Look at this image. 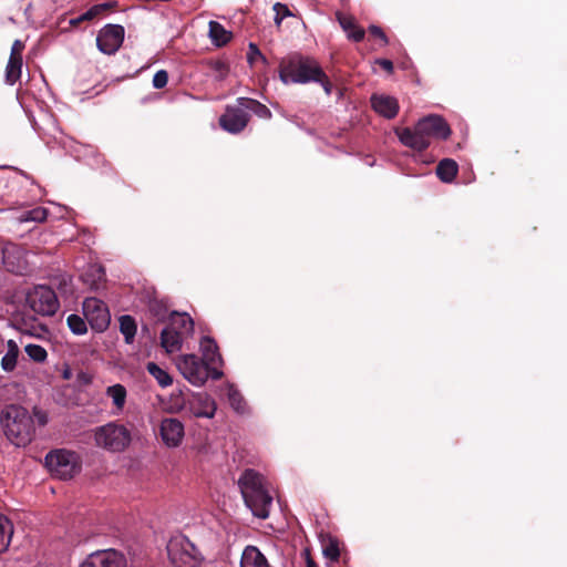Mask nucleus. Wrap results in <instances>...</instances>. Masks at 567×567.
<instances>
[{
    "label": "nucleus",
    "instance_id": "nucleus-37",
    "mask_svg": "<svg viewBox=\"0 0 567 567\" xmlns=\"http://www.w3.org/2000/svg\"><path fill=\"white\" fill-rule=\"evenodd\" d=\"M97 17H99V14H97L96 11H94V7H91L84 13L80 14L76 18L71 19L70 20V25L71 27H79L82 22L92 21V20H94Z\"/></svg>",
    "mask_w": 567,
    "mask_h": 567
},
{
    "label": "nucleus",
    "instance_id": "nucleus-12",
    "mask_svg": "<svg viewBox=\"0 0 567 567\" xmlns=\"http://www.w3.org/2000/svg\"><path fill=\"white\" fill-rule=\"evenodd\" d=\"M250 116L246 109L237 102V105H227L225 112L219 117L220 127L231 134L243 132Z\"/></svg>",
    "mask_w": 567,
    "mask_h": 567
},
{
    "label": "nucleus",
    "instance_id": "nucleus-31",
    "mask_svg": "<svg viewBox=\"0 0 567 567\" xmlns=\"http://www.w3.org/2000/svg\"><path fill=\"white\" fill-rule=\"evenodd\" d=\"M120 331L124 336L126 343H132L134 341L137 326L135 319L132 316L124 315L121 316L120 319Z\"/></svg>",
    "mask_w": 567,
    "mask_h": 567
},
{
    "label": "nucleus",
    "instance_id": "nucleus-9",
    "mask_svg": "<svg viewBox=\"0 0 567 567\" xmlns=\"http://www.w3.org/2000/svg\"><path fill=\"white\" fill-rule=\"evenodd\" d=\"M25 305L34 312L41 316H53L59 307L58 297L50 287L37 286L28 291Z\"/></svg>",
    "mask_w": 567,
    "mask_h": 567
},
{
    "label": "nucleus",
    "instance_id": "nucleus-40",
    "mask_svg": "<svg viewBox=\"0 0 567 567\" xmlns=\"http://www.w3.org/2000/svg\"><path fill=\"white\" fill-rule=\"evenodd\" d=\"M257 58L266 62V58L262 55L257 44L250 42L248 45L247 60L250 64H252Z\"/></svg>",
    "mask_w": 567,
    "mask_h": 567
},
{
    "label": "nucleus",
    "instance_id": "nucleus-36",
    "mask_svg": "<svg viewBox=\"0 0 567 567\" xmlns=\"http://www.w3.org/2000/svg\"><path fill=\"white\" fill-rule=\"evenodd\" d=\"M210 69L215 73V79L217 81H223L229 73V66L226 62L221 60H215L209 62Z\"/></svg>",
    "mask_w": 567,
    "mask_h": 567
},
{
    "label": "nucleus",
    "instance_id": "nucleus-10",
    "mask_svg": "<svg viewBox=\"0 0 567 567\" xmlns=\"http://www.w3.org/2000/svg\"><path fill=\"white\" fill-rule=\"evenodd\" d=\"M83 315L85 320L96 332L105 331L111 322V315L104 301L89 297L83 301Z\"/></svg>",
    "mask_w": 567,
    "mask_h": 567
},
{
    "label": "nucleus",
    "instance_id": "nucleus-15",
    "mask_svg": "<svg viewBox=\"0 0 567 567\" xmlns=\"http://www.w3.org/2000/svg\"><path fill=\"white\" fill-rule=\"evenodd\" d=\"M184 424L174 417H165L159 425V435L168 447H177L184 439Z\"/></svg>",
    "mask_w": 567,
    "mask_h": 567
},
{
    "label": "nucleus",
    "instance_id": "nucleus-50",
    "mask_svg": "<svg viewBox=\"0 0 567 567\" xmlns=\"http://www.w3.org/2000/svg\"><path fill=\"white\" fill-rule=\"evenodd\" d=\"M33 415L40 426H44L48 423V415L45 412L39 409L33 410Z\"/></svg>",
    "mask_w": 567,
    "mask_h": 567
},
{
    "label": "nucleus",
    "instance_id": "nucleus-51",
    "mask_svg": "<svg viewBox=\"0 0 567 567\" xmlns=\"http://www.w3.org/2000/svg\"><path fill=\"white\" fill-rule=\"evenodd\" d=\"M375 63L380 65L388 73H392L394 70L393 62L388 59H377Z\"/></svg>",
    "mask_w": 567,
    "mask_h": 567
},
{
    "label": "nucleus",
    "instance_id": "nucleus-21",
    "mask_svg": "<svg viewBox=\"0 0 567 567\" xmlns=\"http://www.w3.org/2000/svg\"><path fill=\"white\" fill-rule=\"evenodd\" d=\"M83 282L90 287L91 290L96 291L101 289L105 281V270L101 266H91L83 275Z\"/></svg>",
    "mask_w": 567,
    "mask_h": 567
},
{
    "label": "nucleus",
    "instance_id": "nucleus-24",
    "mask_svg": "<svg viewBox=\"0 0 567 567\" xmlns=\"http://www.w3.org/2000/svg\"><path fill=\"white\" fill-rule=\"evenodd\" d=\"M105 393L109 398L112 399V402L115 406V414L122 412L125 406L126 396H127L125 386L117 383V384L107 386Z\"/></svg>",
    "mask_w": 567,
    "mask_h": 567
},
{
    "label": "nucleus",
    "instance_id": "nucleus-6",
    "mask_svg": "<svg viewBox=\"0 0 567 567\" xmlns=\"http://www.w3.org/2000/svg\"><path fill=\"white\" fill-rule=\"evenodd\" d=\"M177 368L181 373L193 385L202 386L210 377L213 380H219L224 373L218 368H209L199 357L195 354H185L179 358Z\"/></svg>",
    "mask_w": 567,
    "mask_h": 567
},
{
    "label": "nucleus",
    "instance_id": "nucleus-33",
    "mask_svg": "<svg viewBox=\"0 0 567 567\" xmlns=\"http://www.w3.org/2000/svg\"><path fill=\"white\" fill-rule=\"evenodd\" d=\"M86 320L81 316L72 313L66 318V323L70 330L78 336L84 334L87 331Z\"/></svg>",
    "mask_w": 567,
    "mask_h": 567
},
{
    "label": "nucleus",
    "instance_id": "nucleus-28",
    "mask_svg": "<svg viewBox=\"0 0 567 567\" xmlns=\"http://www.w3.org/2000/svg\"><path fill=\"white\" fill-rule=\"evenodd\" d=\"M7 353L1 359V368L6 372H11L16 369L19 355V347L13 340H9L7 343Z\"/></svg>",
    "mask_w": 567,
    "mask_h": 567
},
{
    "label": "nucleus",
    "instance_id": "nucleus-41",
    "mask_svg": "<svg viewBox=\"0 0 567 567\" xmlns=\"http://www.w3.org/2000/svg\"><path fill=\"white\" fill-rule=\"evenodd\" d=\"M274 10L277 13L276 18H275V22H276L277 25H279L281 23V20L285 17H288V16L291 14L289 9H288V7L286 4L280 3V2L275 3Z\"/></svg>",
    "mask_w": 567,
    "mask_h": 567
},
{
    "label": "nucleus",
    "instance_id": "nucleus-18",
    "mask_svg": "<svg viewBox=\"0 0 567 567\" xmlns=\"http://www.w3.org/2000/svg\"><path fill=\"white\" fill-rule=\"evenodd\" d=\"M200 358L209 368H218L223 364V358L216 341L210 337H203L200 340Z\"/></svg>",
    "mask_w": 567,
    "mask_h": 567
},
{
    "label": "nucleus",
    "instance_id": "nucleus-19",
    "mask_svg": "<svg viewBox=\"0 0 567 567\" xmlns=\"http://www.w3.org/2000/svg\"><path fill=\"white\" fill-rule=\"evenodd\" d=\"M167 326L173 330L177 331L178 334L182 336L184 339L190 337L194 333V321L192 317L186 312H171Z\"/></svg>",
    "mask_w": 567,
    "mask_h": 567
},
{
    "label": "nucleus",
    "instance_id": "nucleus-39",
    "mask_svg": "<svg viewBox=\"0 0 567 567\" xmlns=\"http://www.w3.org/2000/svg\"><path fill=\"white\" fill-rule=\"evenodd\" d=\"M168 73L165 70L157 71L153 76V86L155 89H163L167 85Z\"/></svg>",
    "mask_w": 567,
    "mask_h": 567
},
{
    "label": "nucleus",
    "instance_id": "nucleus-42",
    "mask_svg": "<svg viewBox=\"0 0 567 567\" xmlns=\"http://www.w3.org/2000/svg\"><path fill=\"white\" fill-rule=\"evenodd\" d=\"M323 554L327 558L332 561H337L340 557V549L337 543H330L324 547Z\"/></svg>",
    "mask_w": 567,
    "mask_h": 567
},
{
    "label": "nucleus",
    "instance_id": "nucleus-34",
    "mask_svg": "<svg viewBox=\"0 0 567 567\" xmlns=\"http://www.w3.org/2000/svg\"><path fill=\"white\" fill-rule=\"evenodd\" d=\"M48 217V209L44 207H35L33 209L24 212L20 216L21 221H37L42 223Z\"/></svg>",
    "mask_w": 567,
    "mask_h": 567
},
{
    "label": "nucleus",
    "instance_id": "nucleus-14",
    "mask_svg": "<svg viewBox=\"0 0 567 567\" xmlns=\"http://www.w3.org/2000/svg\"><path fill=\"white\" fill-rule=\"evenodd\" d=\"M2 260L6 269L12 274L23 275L29 269L24 249L16 244L3 247Z\"/></svg>",
    "mask_w": 567,
    "mask_h": 567
},
{
    "label": "nucleus",
    "instance_id": "nucleus-52",
    "mask_svg": "<svg viewBox=\"0 0 567 567\" xmlns=\"http://www.w3.org/2000/svg\"><path fill=\"white\" fill-rule=\"evenodd\" d=\"M307 553V567H318L315 560L309 556V553Z\"/></svg>",
    "mask_w": 567,
    "mask_h": 567
},
{
    "label": "nucleus",
    "instance_id": "nucleus-13",
    "mask_svg": "<svg viewBox=\"0 0 567 567\" xmlns=\"http://www.w3.org/2000/svg\"><path fill=\"white\" fill-rule=\"evenodd\" d=\"M80 567H126V558L116 549L96 550Z\"/></svg>",
    "mask_w": 567,
    "mask_h": 567
},
{
    "label": "nucleus",
    "instance_id": "nucleus-48",
    "mask_svg": "<svg viewBox=\"0 0 567 567\" xmlns=\"http://www.w3.org/2000/svg\"><path fill=\"white\" fill-rule=\"evenodd\" d=\"M23 50H24V43L21 40H16L12 43L10 56L11 58H22Z\"/></svg>",
    "mask_w": 567,
    "mask_h": 567
},
{
    "label": "nucleus",
    "instance_id": "nucleus-1",
    "mask_svg": "<svg viewBox=\"0 0 567 567\" xmlns=\"http://www.w3.org/2000/svg\"><path fill=\"white\" fill-rule=\"evenodd\" d=\"M395 133L404 146L423 152L430 146L431 138L447 140L451 128L442 116L429 115L421 118L413 130L396 128Z\"/></svg>",
    "mask_w": 567,
    "mask_h": 567
},
{
    "label": "nucleus",
    "instance_id": "nucleus-30",
    "mask_svg": "<svg viewBox=\"0 0 567 567\" xmlns=\"http://www.w3.org/2000/svg\"><path fill=\"white\" fill-rule=\"evenodd\" d=\"M22 58H11L6 66V83L9 85L16 84L21 76Z\"/></svg>",
    "mask_w": 567,
    "mask_h": 567
},
{
    "label": "nucleus",
    "instance_id": "nucleus-8",
    "mask_svg": "<svg viewBox=\"0 0 567 567\" xmlns=\"http://www.w3.org/2000/svg\"><path fill=\"white\" fill-rule=\"evenodd\" d=\"M49 471L61 480H70L80 471L76 453L66 450H55L45 456Z\"/></svg>",
    "mask_w": 567,
    "mask_h": 567
},
{
    "label": "nucleus",
    "instance_id": "nucleus-26",
    "mask_svg": "<svg viewBox=\"0 0 567 567\" xmlns=\"http://www.w3.org/2000/svg\"><path fill=\"white\" fill-rule=\"evenodd\" d=\"M237 102L246 109V112L251 111L260 118L271 117L270 110L257 100L249 97H238Z\"/></svg>",
    "mask_w": 567,
    "mask_h": 567
},
{
    "label": "nucleus",
    "instance_id": "nucleus-45",
    "mask_svg": "<svg viewBox=\"0 0 567 567\" xmlns=\"http://www.w3.org/2000/svg\"><path fill=\"white\" fill-rule=\"evenodd\" d=\"M369 32L372 37L380 39L384 45L389 43L388 37L380 27L372 24L369 27Z\"/></svg>",
    "mask_w": 567,
    "mask_h": 567
},
{
    "label": "nucleus",
    "instance_id": "nucleus-38",
    "mask_svg": "<svg viewBox=\"0 0 567 567\" xmlns=\"http://www.w3.org/2000/svg\"><path fill=\"white\" fill-rule=\"evenodd\" d=\"M337 20L341 28L348 33L353 27H355V20L352 16H346L342 12L336 13Z\"/></svg>",
    "mask_w": 567,
    "mask_h": 567
},
{
    "label": "nucleus",
    "instance_id": "nucleus-27",
    "mask_svg": "<svg viewBox=\"0 0 567 567\" xmlns=\"http://www.w3.org/2000/svg\"><path fill=\"white\" fill-rule=\"evenodd\" d=\"M13 535V524L4 515L0 514V554L7 551Z\"/></svg>",
    "mask_w": 567,
    "mask_h": 567
},
{
    "label": "nucleus",
    "instance_id": "nucleus-3",
    "mask_svg": "<svg viewBox=\"0 0 567 567\" xmlns=\"http://www.w3.org/2000/svg\"><path fill=\"white\" fill-rule=\"evenodd\" d=\"M238 486L247 507L256 517L266 519L269 516L272 497L265 488L262 475L252 468H247L240 475Z\"/></svg>",
    "mask_w": 567,
    "mask_h": 567
},
{
    "label": "nucleus",
    "instance_id": "nucleus-44",
    "mask_svg": "<svg viewBox=\"0 0 567 567\" xmlns=\"http://www.w3.org/2000/svg\"><path fill=\"white\" fill-rule=\"evenodd\" d=\"M364 35H365V31L364 29H362L361 27L357 25L353 27L349 32H348V38L351 39L352 41L354 42H360L364 39Z\"/></svg>",
    "mask_w": 567,
    "mask_h": 567
},
{
    "label": "nucleus",
    "instance_id": "nucleus-22",
    "mask_svg": "<svg viewBox=\"0 0 567 567\" xmlns=\"http://www.w3.org/2000/svg\"><path fill=\"white\" fill-rule=\"evenodd\" d=\"M265 555L255 546H247L243 553L240 567H262L267 564Z\"/></svg>",
    "mask_w": 567,
    "mask_h": 567
},
{
    "label": "nucleus",
    "instance_id": "nucleus-43",
    "mask_svg": "<svg viewBox=\"0 0 567 567\" xmlns=\"http://www.w3.org/2000/svg\"><path fill=\"white\" fill-rule=\"evenodd\" d=\"M228 398H229V402H230L231 406L236 411H241L243 403H244V399H243L241 394L237 390H230Z\"/></svg>",
    "mask_w": 567,
    "mask_h": 567
},
{
    "label": "nucleus",
    "instance_id": "nucleus-7",
    "mask_svg": "<svg viewBox=\"0 0 567 567\" xmlns=\"http://www.w3.org/2000/svg\"><path fill=\"white\" fill-rule=\"evenodd\" d=\"M96 444L112 452L125 450L131 442V433L123 425L110 422L95 431Z\"/></svg>",
    "mask_w": 567,
    "mask_h": 567
},
{
    "label": "nucleus",
    "instance_id": "nucleus-20",
    "mask_svg": "<svg viewBox=\"0 0 567 567\" xmlns=\"http://www.w3.org/2000/svg\"><path fill=\"white\" fill-rule=\"evenodd\" d=\"M184 338L177 331L166 326L161 332V347L167 353L177 352L182 349Z\"/></svg>",
    "mask_w": 567,
    "mask_h": 567
},
{
    "label": "nucleus",
    "instance_id": "nucleus-4",
    "mask_svg": "<svg viewBox=\"0 0 567 567\" xmlns=\"http://www.w3.org/2000/svg\"><path fill=\"white\" fill-rule=\"evenodd\" d=\"M318 75H323V70L311 58L292 54L280 61L279 78L285 84L313 82Z\"/></svg>",
    "mask_w": 567,
    "mask_h": 567
},
{
    "label": "nucleus",
    "instance_id": "nucleus-32",
    "mask_svg": "<svg viewBox=\"0 0 567 567\" xmlns=\"http://www.w3.org/2000/svg\"><path fill=\"white\" fill-rule=\"evenodd\" d=\"M146 369L162 388H166L173 383L172 377L156 363L148 362Z\"/></svg>",
    "mask_w": 567,
    "mask_h": 567
},
{
    "label": "nucleus",
    "instance_id": "nucleus-35",
    "mask_svg": "<svg viewBox=\"0 0 567 567\" xmlns=\"http://www.w3.org/2000/svg\"><path fill=\"white\" fill-rule=\"evenodd\" d=\"M24 350L25 353L35 362H43L48 357L47 350L39 344H27Z\"/></svg>",
    "mask_w": 567,
    "mask_h": 567
},
{
    "label": "nucleus",
    "instance_id": "nucleus-2",
    "mask_svg": "<svg viewBox=\"0 0 567 567\" xmlns=\"http://www.w3.org/2000/svg\"><path fill=\"white\" fill-rule=\"evenodd\" d=\"M0 422L7 439L16 446H27L35 436L34 420L21 405L4 406L0 413Z\"/></svg>",
    "mask_w": 567,
    "mask_h": 567
},
{
    "label": "nucleus",
    "instance_id": "nucleus-49",
    "mask_svg": "<svg viewBox=\"0 0 567 567\" xmlns=\"http://www.w3.org/2000/svg\"><path fill=\"white\" fill-rule=\"evenodd\" d=\"M92 380H93V377L90 373L84 372V371H80L76 375V382L83 386L91 384Z\"/></svg>",
    "mask_w": 567,
    "mask_h": 567
},
{
    "label": "nucleus",
    "instance_id": "nucleus-16",
    "mask_svg": "<svg viewBox=\"0 0 567 567\" xmlns=\"http://www.w3.org/2000/svg\"><path fill=\"white\" fill-rule=\"evenodd\" d=\"M370 101L373 111L388 120L394 118L399 113L400 105L393 96L374 93Z\"/></svg>",
    "mask_w": 567,
    "mask_h": 567
},
{
    "label": "nucleus",
    "instance_id": "nucleus-5",
    "mask_svg": "<svg viewBox=\"0 0 567 567\" xmlns=\"http://www.w3.org/2000/svg\"><path fill=\"white\" fill-rule=\"evenodd\" d=\"M166 548L174 567H199L205 559L199 548L182 534L173 536Z\"/></svg>",
    "mask_w": 567,
    "mask_h": 567
},
{
    "label": "nucleus",
    "instance_id": "nucleus-17",
    "mask_svg": "<svg viewBox=\"0 0 567 567\" xmlns=\"http://www.w3.org/2000/svg\"><path fill=\"white\" fill-rule=\"evenodd\" d=\"M189 410L196 417H213L217 410L215 400L207 393L193 394L189 402Z\"/></svg>",
    "mask_w": 567,
    "mask_h": 567
},
{
    "label": "nucleus",
    "instance_id": "nucleus-23",
    "mask_svg": "<svg viewBox=\"0 0 567 567\" xmlns=\"http://www.w3.org/2000/svg\"><path fill=\"white\" fill-rule=\"evenodd\" d=\"M458 165L452 158H444L436 166V175L444 183H451L457 175Z\"/></svg>",
    "mask_w": 567,
    "mask_h": 567
},
{
    "label": "nucleus",
    "instance_id": "nucleus-11",
    "mask_svg": "<svg viewBox=\"0 0 567 567\" xmlns=\"http://www.w3.org/2000/svg\"><path fill=\"white\" fill-rule=\"evenodd\" d=\"M125 30L120 24H106L96 37L97 49L107 55L115 54L124 41Z\"/></svg>",
    "mask_w": 567,
    "mask_h": 567
},
{
    "label": "nucleus",
    "instance_id": "nucleus-25",
    "mask_svg": "<svg viewBox=\"0 0 567 567\" xmlns=\"http://www.w3.org/2000/svg\"><path fill=\"white\" fill-rule=\"evenodd\" d=\"M209 37L217 47L226 45L233 38L231 32L227 31L216 21L209 22Z\"/></svg>",
    "mask_w": 567,
    "mask_h": 567
},
{
    "label": "nucleus",
    "instance_id": "nucleus-46",
    "mask_svg": "<svg viewBox=\"0 0 567 567\" xmlns=\"http://www.w3.org/2000/svg\"><path fill=\"white\" fill-rule=\"evenodd\" d=\"M317 79L313 82L320 83L324 90V92L329 95L332 91V83L328 79L327 74L323 72V75L316 76Z\"/></svg>",
    "mask_w": 567,
    "mask_h": 567
},
{
    "label": "nucleus",
    "instance_id": "nucleus-47",
    "mask_svg": "<svg viewBox=\"0 0 567 567\" xmlns=\"http://www.w3.org/2000/svg\"><path fill=\"white\" fill-rule=\"evenodd\" d=\"M93 7H94V11H96L99 17H100L103 13L113 10L116 7V2L115 1H110V2H104V3L95 4Z\"/></svg>",
    "mask_w": 567,
    "mask_h": 567
},
{
    "label": "nucleus",
    "instance_id": "nucleus-29",
    "mask_svg": "<svg viewBox=\"0 0 567 567\" xmlns=\"http://www.w3.org/2000/svg\"><path fill=\"white\" fill-rule=\"evenodd\" d=\"M148 311L157 322H165L168 316V305L164 299L153 298L148 302Z\"/></svg>",
    "mask_w": 567,
    "mask_h": 567
}]
</instances>
